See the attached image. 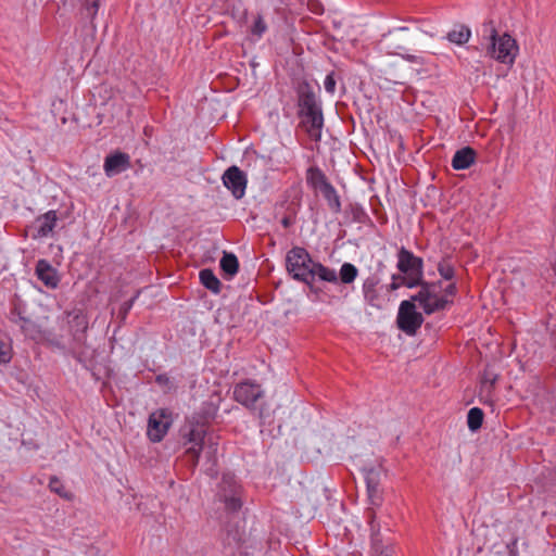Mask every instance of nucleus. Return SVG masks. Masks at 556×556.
Here are the masks:
<instances>
[{
    "mask_svg": "<svg viewBox=\"0 0 556 556\" xmlns=\"http://www.w3.org/2000/svg\"><path fill=\"white\" fill-rule=\"evenodd\" d=\"M368 517H369V525H370L372 541L376 542L378 540L377 535L379 532V525L376 523V513L372 508L369 509Z\"/></svg>",
    "mask_w": 556,
    "mask_h": 556,
    "instance_id": "nucleus-33",
    "label": "nucleus"
},
{
    "mask_svg": "<svg viewBox=\"0 0 556 556\" xmlns=\"http://www.w3.org/2000/svg\"><path fill=\"white\" fill-rule=\"evenodd\" d=\"M554 270H555V274H556V264H555V266H554Z\"/></svg>",
    "mask_w": 556,
    "mask_h": 556,
    "instance_id": "nucleus-43",
    "label": "nucleus"
},
{
    "mask_svg": "<svg viewBox=\"0 0 556 556\" xmlns=\"http://www.w3.org/2000/svg\"><path fill=\"white\" fill-rule=\"evenodd\" d=\"M403 59L412 62V63H417V64H420L421 63V58L420 56H417V55H413V54H403L402 55Z\"/></svg>",
    "mask_w": 556,
    "mask_h": 556,
    "instance_id": "nucleus-39",
    "label": "nucleus"
},
{
    "mask_svg": "<svg viewBox=\"0 0 556 556\" xmlns=\"http://www.w3.org/2000/svg\"><path fill=\"white\" fill-rule=\"evenodd\" d=\"M324 87H325V90L330 93V94H333L334 91H336V79H334V74L333 73H329L325 80H324Z\"/></svg>",
    "mask_w": 556,
    "mask_h": 556,
    "instance_id": "nucleus-34",
    "label": "nucleus"
},
{
    "mask_svg": "<svg viewBox=\"0 0 556 556\" xmlns=\"http://www.w3.org/2000/svg\"><path fill=\"white\" fill-rule=\"evenodd\" d=\"M483 421V412L479 407H472L467 415V425L471 431H477L481 428Z\"/></svg>",
    "mask_w": 556,
    "mask_h": 556,
    "instance_id": "nucleus-27",
    "label": "nucleus"
},
{
    "mask_svg": "<svg viewBox=\"0 0 556 556\" xmlns=\"http://www.w3.org/2000/svg\"><path fill=\"white\" fill-rule=\"evenodd\" d=\"M172 425V416L167 409H157L150 414L147 434L152 442H160Z\"/></svg>",
    "mask_w": 556,
    "mask_h": 556,
    "instance_id": "nucleus-9",
    "label": "nucleus"
},
{
    "mask_svg": "<svg viewBox=\"0 0 556 556\" xmlns=\"http://www.w3.org/2000/svg\"><path fill=\"white\" fill-rule=\"evenodd\" d=\"M438 271L445 280H452L455 276L454 266L448 260H443L438 264Z\"/></svg>",
    "mask_w": 556,
    "mask_h": 556,
    "instance_id": "nucleus-30",
    "label": "nucleus"
},
{
    "mask_svg": "<svg viewBox=\"0 0 556 556\" xmlns=\"http://www.w3.org/2000/svg\"><path fill=\"white\" fill-rule=\"evenodd\" d=\"M71 319L68 320L71 331L76 340L81 341L85 337V333L88 329V319L86 315L83 313H74L68 315Z\"/></svg>",
    "mask_w": 556,
    "mask_h": 556,
    "instance_id": "nucleus-19",
    "label": "nucleus"
},
{
    "mask_svg": "<svg viewBox=\"0 0 556 556\" xmlns=\"http://www.w3.org/2000/svg\"><path fill=\"white\" fill-rule=\"evenodd\" d=\"M396 268L401 274L413 277L418 285H421L424 279V261L421 257L416 256L412 251L405 247H401L397 251Z\"/></svg>",
    "mask_w": 556,
    "mask_h": 556,
    "instance_id": "nucleus-7",
    "label": "nucleus"
},
{
    "mask_svg": "<svg viewBox=\"0 0 556 556\" xmlns=\"http://www.w3.org/2000/svg\"><path fill=\"white\" fill-rule=\"evenodd\" d=\"M49 488L52 492H55L61 496H66V494L63 492L64 488H63L61 481L56 477H52L50 479Z\"/></svg>",
    "mask_w": 556,
    "mask_h": 556,
    "instance_id": "nucleus-35",
    "label": "nucleus"
},
{
    "mask_svg": "<svg viewBox=\"0 0 556 556\" xmlns=\"http://www.w3.org/2000/svg\"><path fill=\"white\" fill-rule=\"evenodd\" d=\"M130 167V157L127 153L115 152L105 157L103 169L108 177H113Z\"/></svg>",
    "mask_w": 556,
    "mask_h": 556,
    "instance_id": "nucleus-15",
    "label": "nucleus"
},
{
    "mask_svg": "<svg viewBox=\"0 0 556 556\" xmlns=\"http://www.w3.org/2000/svg\"><path fill=\"white\" fill-rule=\"evenodd\" d=\"M219 266L226 275L232 277L238 273L239 262L235 254L224 252V255L219 262Z\"/></svg>",
    "mask_w": 556,
    "mask_h": 556,
    "instance_id": "nucleus-25",
    "label": "nucleus"
},
{
    "mask_svg": "<svg viewBox=\"0 0 556 556\" xmlns=\"http://www.w3.org/2000/svg\"><path fill=\"white\" fill-rule=\"evenodd\" d=\"M263 394L262 387L251 380L239 382L233 388V399L248 408H252Z\"/></svg>",
    "mask_w": 556,
    "mask_h": 556,
    "instance_id": "nucleus-11",
    "label": "nucleus"
},
{
    "mask_svg": "<svg viewBox=\"0 0 556 556\" xmlns=\"http://www.w3.org/2000/svg\"><path fill=\"white\" fill-rule=\"evenodd\" d=\"M471 37V29L464 24L456 25L453 29H451L445 38L455 45L463 46L469 41Z\"/></svg>",
    "mask_w": 556,
    "mask_h": 556,
    "instance_id": "nucleus-20",
    "label": "nucleus"
},
{
    "mask_svg": "<svg viewBox=\"0 0 556 556\" xmlns=\"http://www.w3.org/2000/svg\"><path fill=\"white\" fill-rule=\"evenodd\" d=\"M369 504L379 507L382 504V494L379 488L367 489Z\"/></svg>",
    "mask_w": 556,
    "mask_h": 556,
    "instance_id": "nucleus-32",
    "label": "nucleus"
},
{
    "mask_svg": "<svg viewBox=\"0 0 556 556\" xmlns=\"http://www.w3.org/2000/svg\"><path fill=\"white\" fill-rule=\"evenodd\" d=\"M424 323L422 315L416 311L414 301H403L400 304L396 324L399 329L408 336H414Z\"/></svg>",
    "mask_w": 556,
    "mask_h": 556,
    "instance_id": "nucleus-8",
    "label": "nucleus"
},
{
    "mask_svg": "<svg viewBox=\"0 0 556 556\" xmlns=\"http://www.w3.org/2000/svg\"><path fill=\"white\" fill-rule=\"evenodd\" d=\"M456 292H457L456 285L454 282H451L445 287L443 295L446 296V299H448V298L455 296Z\"/></svg>",
    "mask_w": 556,
    "mask_h": 556,
    "instance_id": "nucleus-36",
    "label": "nucleus"
},
{
    "mask_svg": "<svg viewBox=\"0 0 556 556\" xmlns=\"http://www.w3.org/2000/svg\"><path fill=\"white\" fill-rule=\"evenodd\" d=\"M35 274L37 278L49 289L58 288L60 277L56 269L47 261L39 260L36 264Z\"/></svg>",
    "mask_w": 556,
    "mask_h": 556,
    "instance_id": "nucleus-16",
    "label": "nucleus"
},
{
    "mask_svg": "<svg viewBox=\"0 0 556 556\" xmlns=\"http://www.w3.org/2000/svg\"><path fill=\"white\" fill-rule=\"evenodd\" d=\"M319 192L323 194L324 199L327 201V204L331 212H333L336 214L341 212L342 207H341L340 197L331 184L329 186H327L326 188L321 189Z\"/></svg>",
    "mask_w": 556,
    "mask_h": 556,
    "instance_id": "nucleus-23",
    "label": "nucleus"
},
{
    "mask_svg": "<svg viewBox=\"0 0 556 556\" xmlns=\"http://www.w3.org/2000/svg\"><path fill=\"white\" fill-rule=\"evenodd\" d=\"M137 298H138V293L134 298H131L129 301H127L123 304L122 311L124 312V314H127L131 309Z\"/></svg>",
    "mask_w": 556,
    "mask_h": 556,
    "instance_id": "nucleus-37",
    "label": "nucleus"
},
{
    "mask_svg": "<svg viewBox=\"0 0 556 556\" xmlns=\"http://www.w3.org/2000/svg\"><path fill=\"white\" fill-rule=\"evenodd\" d=\"M486 54L500 63L513 65L519 52L517 41L507 33L498 35L493 21L482 25V43Z\"/></svg>",
    "mask_w": 556,
    "mask_h": 556,
    "instance_id": "nucleus-1",
    "label": "nucleus"
},
{
    "mask_svg": "<svg viewBox=\"0 0 556 556\" xmlns=\"http://www.w3.org/2000/svg\"><path fill=\"white\" fill-rule=\"evenodd\" d=\"M10 320L18 325L21 330L28 337L34 338L38 332L36 325L30 319L26 318L17 307L11 311Z\"/></svg>",
    "mask_w": 556,
    "mask_h": 556,
    "instance_id": "nucleus-18",
    "label": "nucleus"
},
{
    "mask_svg": "<svg viewBox=\"0 0 556 556\" xmlns=\"http://www.w3.org/2000/svg\"><path fill=\"white\" fill-rule=\"evenodd\" d=\"M240 485L231 475H224L220 482V497L225 506L230 511H237L241 508Z\"/></svg>",
    "mask_w": 556,
    "mask_h": 556,
    "instance_id": "nucleus-12",
    "label": "nucleus"
},
{
    "mask_svg": "<svg viewBox=\"0 0 556 556\" xmlns=\"http://www.w3.org/2000/svg\"><path fill=\"white\" fill-rule=\"evenodd\" d=\"M306 180L307 184L316 191H320L321 189L330 185L326 175L318 167H309L307 169Z\"/></svg>",
    "mask_w": 556,
    "mask_h": 556,
    "instance_id": "nucleus-21",
    "label": "nucleus"
},
{
    "mask_svg": "<svg viewBox=\"0 0 556 556\" xmlns=\"http://www.w3.org/2000/svg\"><path fill=\"white\" fill-rule=\"evenodd\" d=\"M79 1L86 12L87 17H89L90 20H93V17L98 13L99 0H79Z\"/></svg>",
    "mask_w": 556,
    "mask_h": 556,
    "instance_id": "nucleus-31",
    "label": "nucleus"
},
{
    "mask_svg": "<svg viewBox=\"0 0 556 556\" xmlns=\"http://www.w3.org/2000/svg\"><path fill=\"white\" fill-rule=\"evenodd\" d=\"M156 382L161 386H166L169 382V378L166 375H159L156 377Z\"/></svg>",
    "mask_w": 556,
    "mask_h": 556,
    "instance_id": "nucleus-40",
    "label": "nucleus"
},
{
    "mask_svg": "<svg viewBox=\"0 0 556 556\" xmlns=\"http://www.w3.org/2000/svg\"><path fill=\"white\" fill-rule=\"evenodd\" d=\"M58 219V213L54 210L38 216L30 228L33 239H41L52 235Z\"/></svg>",
    "mask_w": 556,
    "mask_h": 556,
    "instance_id": "nucleus-14",
    "label": "nucleus"
},
{
    "mask_svg": "<svg viewBox=\"0 0 556 556\" xmlns=\"http://www.w3.org/2000/svg\"><path fill=\"white\" fill-rule=\"evenodd\" d=\"M476 159V152L470 147L462 148L457 150L452 159V166L456 170L469 168Z\"/></svg>",
    "mask_w": 556,
    "mask_h": 556,
    "instance_id": "nucleus-17",
    "label": "nucleus"
},
{
    "mask_svg": "<svg viewBox=\"0 0 556 556\" xmlns=\"http://www.w3.org/2000/svg\"><path fill=\"white\" fill-rule=\"evenodd\" d=\"M182 438L185 445H189L186 450V454L191 458L193 466L199 462L201 452L204 446L207 445L210 453L216 452V443L211 434H207L206 427L204 424L193 420H188V424L182 428Z\"/></svg>",
    "mask_w": 556,
    "mask_h": 556,
    "instance_id": "nucleus-3",
    "label": "nucleus"
},
{
    "mask_svg": "<svg viewBox=\"0 0 556 556\" xmlns=\"http://www.w3.org/2000/svg\"><path fill=\"white\" fill-rule=\"evenodd\" d=\"M367 489L379 488L381 479V467H364L362 469Z\"/></svg>",
    "mask_w": 556,
    "mask_h": 556,
    "instance_id": "nucleus-26",
    "label": "nucleus"
},
{
    "mask_svg": "<svg viewBox=\"0 0 556 556\" xmlns=\"http://www.w3.org/2000/svg\"><path fill=\"white\" fill-rule=\"evenodd\" d=\"M420 290L412 296V301L418 302L424 312L428 315L443 311L452 300L440 293L438 283H429L421 281Z\"/></svg>",
    "mask_w": 556,
    "mask_h": 556,
    "instance_id": "nucleus-6",
    "label": "nucleus"
},
{
    "mask_svg": "<svg viewBox=\"0 0 556 556\" xmlns=\"http://www.w3.org/2000/svg\"><path fill=\"white\" fill-rule=\"evenodd\" d=\"M222 180L224 186L237 200L244 197L248 178L245 173L242 172L238 166L232 165L227 168L223 174Z\"/></svg>",
    "mask_w": 556,
    "mask_h": 556,
    "instance_id": "nucleus-10",
    "label": "nucleus"
},
{
    "mask_svg": "<svg viewBox=\"0 0 556 556\" xmlns=\"http://www.w3.org/2000/svg\"><path fill=\"white\" fill-rule=\"evenodd\" d=\"M312 286L315 281H323L329 283L351 285L358 276L357 267L352 263H343L340 267L339 274L336 269L325 266L320 262L314 261L311 267Z\"/></svg>",
    "mask_w": 556,
    "mask_h": 556,
    "instance_id": "nucleus-4",
    "label": "nucleus"
},
{
    "mask_svg": "<svg viewBox=\"0 0 556 556\" xmlns=\"http://www.w3.org/2000/svg\"><path fill=\"white\" fill-rule=\"evenodd\" d=\"M380 289V278L378 275L371 274L365 278L362 285L364 302L371 307L381 308L383 298Z\"/></svg>",
    "mask_w": 556,
    "mask_h": 556,
    "instance_id": "nucleus-13",
    "label": "nucleus"
},
{
    "mask_svg": "<svg viewBox=\"0 0 556 556\" xmlns=\"http://www.w3.org/2000/svg\"><path fill=\"white\" fill-rule=\"evenodd\" d=\"M12 345L8 338L0 332V364H8L12 359Z\"/></svg>",
    "mask_w": 556,
    "mask_h": 556,
    "instance_id": "nucleus-28",
    "label": "nucleus"
},
{
    "mask_svg": "<svg viewBox=\"0 0 556 556\" xmlns=\"http://www.w3.org/2000/svg\"><path fill=\"white\" fill-rule=\"evenodd\" d=\"M199 278L201 283L213 293L217 294L220 292L222 283L212 269L204 268L200 270Z\"/></svg>",
    "mask_w": 556,
    "mask_h": 556,
    "instance_id": "nucleus-22",
    "label": "nucleus"
},
{
    "mask_svg": "<svg viewBox=\"0 0 556 556\" xmlns=\"http://www.w3.org/2000/svg\"><path fill=\"white\" fill-rule=\"evenodd\" d=\"M495 381V377L494 376H490L488 371L484 372V376H483V380H482V386L483 387H486L489 384V387L491 388L493 386Z\"/></svg>",
    "mask_w": 556,
    "mask_h": 556,
    "instance_id": "nucleus-38",
    "label": "nucleus"
},
{
    "mask_svg": "<svg viewBox=\"0 0 556 556\" xmlns=\"http://www.w3.org/2000/svg\"><path fill=\"white\" fill-rule=\"evenodd\" d=\"M299 115L301 126L314 141L321 139V129L324 126V116L319 102L314 91L307 86L302 88L299 93Z\"/></svg>",
    "mask_w": 556,
    "mask_h": 556,
    "instance_id": "nucleus-2",
    "label": "nucleus"
},
{
    "mask_svg": "<svg viewBox=\"0 0 556 556\" xmlns=\"http://www.w3.org/2000/svg\"><path fill=\"white\" fill-rule=\"evenodd\" d=\"M314 263L311 254L302 247H293L286 255V269L296 281L312 287L311 267Z\"/></svg>",
    "mask_w": 556,
    "mask_h": 556,
    "instance_id": "nucleus-5",
    "label": "nucleus"
},
{
    "mask_svg": "<svg viewBox=\"0 0 556 556\" xmlns=\"http://www.w3.org/2000/svg\"><path fill=\"white\" fill-rule=\"evenodd\" d=\"M403 286H405V287H407L409 289H413V288L418 287L419 285L417 283L416 280L413 279V277H408V276H406L404 274H401L399 271V274H393L391 276V282L388 286V290L395 291V290L400 289Z\"/></svg>",
    "mask_w": 556,
    "mask_h": 556,
    "instance_id": "nucleus-24",
    "label": "nucleus"
},
{
    "mask_svg": "<svg viewBox=\"0 0 556 556\" xmlns=\"http://www.w3.org/2000/svg\"><path fill=\"white\" fill-rule=\"evenodd\" d=\"M399 29H400V30H406V29H407V27H400Z\"/></svg>",
    "mask_w": 556,
    "mask_h": 556,
    "instance_id": "nucleus-42",
    "label": "nucleus"
},
{
    "mask_svg": "<svg viewBox=\"0 0 556 556\" xmlns=\"http://www.w3.org/2000/svg\"><path fill=\"white\" fill-rule=\"evenodd\" d=\"M267 25L264 18L261 15H257L250 28L251 35L256 39H261V37L266 33Z\"/></svg>",
    "mask_w": 556,
    "mask_h": 556,
    "instance_id": "nucleus-29",
    "label": "nucleus"
},
{
    "mask_svg": "<svg viewBox=\"0 0 556 556\" xmlns=\"http://www.w3.org/2000/svg\"><path fill=\"white\" fill-rule=\"evenodd\" d=\"M282 225H283L285 227H288V226H289V220H288V218H283V219H282Z\"/></svg>",
    "mask_w": 556,
    "mask_h": 556,
    "instance_id": "nucleus-41",
    "label": "nucleus"
}]
</instances>
